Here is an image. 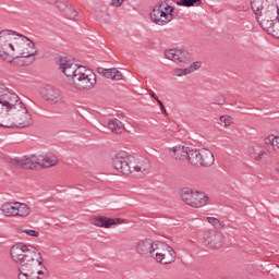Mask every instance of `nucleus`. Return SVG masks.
<instances>
[{"label": "nucleus", "instance_id": "1", "mask_svg": "<svg viewBox=\"0 0 279 279\" xmlns=\"http://www.w3.org/2000/svg\"><path fill=\"white\" fill-rule=\"evenodd\" d=\"M13 263L20 265L19 279H45L43 267V255L34 245L17 243L11 247Z\"/></svg>", "mask_w": 279, "mask_h": 279}, {"label": "nucleus", "instance_id": "2", "mask_svg": "<svg viewBox=\"0 0 279 279\" xmlns=\"http://www.w3.org/2000/svg\"><path fill=\"white\" fill-rule=\"evenodd\" d=\"M60 71L68 77V84L76 90H93L97 84V75L93 70L76 64L73 60L61 57L59 60Z\"/></svg>", "mask_w": 279, "mask_h": 279}, {"label": "nucleus", "instance_id": "3", "mask_svg": "<svg viewBox=\"0 0 279 279\" xmlns=\"http://www.w3.org/2000/svg\"><path fill=\"white\" fill-rule=\"evenodd\" d=\"M251 8L260 27L279 39V0H251Z\"/></svg>", "mask_w": 279, "mask_h": 279}, {"label": "nucleus", "instance_id": "4", "mask_svg": "<svg viewBox=\"0 0 279 279\" xmlns=\"http://www.w3.org/2000/svg\"><path fill=\"white\" fill-rule=\"evenodd\" d=\"M112 165L116 171L123 173V175H131V173H142L147 175L149 173V160L145 158H136L125 151H120L112 158Z\"/></svg>", "mask_w": 279, "mask_h": 279}, {"label": "nucleus", "instance_id": "5", "mask_svg": "<svg viewBox=\"0 0 279 279\" xmlns=\"http://www.w3.org/2000/svg\"><path fill=\"white\" fill-rule=\"evenodd\" d=\"M32 114L23 100L13 105L5 113L0 114V128H29Z\"/></svg>", "mask_w": 279, "mask_h": 279}, {"label": "nucleus", "instance_id": "6", "mask_svg": "<svg viewBox=\"0 0 279 279\" xmlns=\"http://www.w3.org/2000/svg\"><path fill=\"white\" fill-rule=\"evenodd\" d=\"M16 32L12 29L0 31V58L7 62H14L19 56L16 54Z\"/></svg>", "mask_w": 279, "mask_h": 279}, {"label": "nucleus", "instance_id": "7", "mask_svg": "<svg viewBox=\"0 0 279 279\" xmlns=\"http://www.w3.org/2000/svg\"><path fill=\"white\" fill-rule=\"evenodd\" d=\"M173 7L167 1L158 2L150 12V19L156 25H167L173 21Z\"/></svg>", "mask_w": 279, "mask_h": 279}, {"label": "nucleus", "instance_id": "8", "mask_svg": "<svg viewBox=\"0 0 279 279\" xmlns=\"http://www.w3.org/2000/svg\"><path fill=\"white\" fill-rule=\"evenodd\" d=\"M180 197L191 208H204L208 204V195L206 193L189 187L181 190Z\"/></svg>", "mask_w": 279, "mask_h": 279}, {"label": "nucleus", "instance_id": "9", "mask_svg": "<svg viewBox=\"0 0 279 279\" xmlns=\"http://www.w3.org/2000/svg\"><path fill=\"white\" fill-rule=\"evenodd\" d=\"M16 36L21 38L15 44V56L17 58H34V56H38V50H36V44L34 41L21 34H16Z\"/></svg>", "mask_w": 279, "mask_h": 279}, {"label": "nucleus", "instance_id": "10", "mask_svg": "<svg viewBox=\"0 0 279 279\" xmlns=\"http://www.w3.org/2000/svg\"><path fill=\"white\" fill-rule=\"evenodd\" d=\"M160 246H162V242L145 238L135 243V252L144 258H150L154 257L155 252L160 250Z\"/></svg>", "mask_w": 279, "mask_h": 279}, {"label": "nucleus", "instance_id": "11", "mask_svg": "<svg viewBox=\"0 0 279 279\" xmlns=\"http://www.w3.org/2000/svg\"><path fill=\"white\" fill-rule=\"evenodd\" d=\"M203 243L210 250H220L226 243V236L217 230H208L204 233Z\"/></svg>", "mask_w": 279, "mask_h": 279}, {"label": "nucleus", "instance_id": "12", "mask_svg": "<svg viewBox=\"0 0 279 279\" xmlns=\"http://www.w3.org/2000/svg\"><path fill=\"white\" fill-rule=\"evenodd\" d=\"M41 95L46 101H49L54 106H64V104H66V98H64V94H62L60 89L53 86H46L41 90Z\"/></svg>", "mask_w": 279, "mask_h": 279}, {"label": "nucleus", "instance_id": "13", "mask_svg": "<svg viewBox=\"0 0 279 279\" xmlns=\"http://www.w3.org/2000/svg\"><path fill=\"white\" fill-rule=\"evenodd\" d=\"M167 60L175 62V64H186L193 60V54L184 49H169L165 51Z\"/></svg>", "mask_w": 279, "mask_h": 279}, {"label": "nucleus", "instance_id": "14", "mask_svg": "<svg viewBox=\"0 0 279 279\" xmlns=\"http://www.w3.org/2000/svg\"><path fill=\"white\" fill-rule=\"evenodd\" d=\"M8 162L11 167H20L21 169H36V167H39L38 157L34 155L31 157H23L22 159L10 158Z\"/></svg>", "mask_w": 279, "mask_h": 279}, {"label": "nucleus", "instance_id": "15", "mask_svg": "<svg viewBox=\"0 0 279 279\" xmlns=\"http://www.w3.org/2000/svg\"><path fill=\"white\" fill-rule=\"evenodd\" d=\"M92 226H96V228H112V226H119V223H123V220L120 218H108L106 216H93L90 218Z\"/></svg>", "mask_w": 279, "mask_h": 279}, {"label": "nucleus", "instance_id": "16", "mask_svg": "<svg viewBox=\"0 0 279 279\" xmlns=\"http://www.w3.org/2000/svg\"><path fill=\"white\" fill-rule=\"evenodd\" d=\"M21 101V98L19 95L14 93H10L8 90L1 98H0V110H3V108L9 111L10 108H13V106L17 105Z\"/></svg>", "mask_w": 279, "mask_h": 279}, {"label": "nucleus", "instance_id": "17", "mask_svg": "<svg viewBox=\"0 0 279 279\" xmlns=\"http://www.w3.org/2000/svg\"><path fill=\"white\" fill-rule=\"evenodd\" d=\"M38 162L41 169H49V167H56L58 165V157L53 154L39 155Z\"/></svg>", "mask_w": 279, "mask_h": 279}, {"label": "nucleus", "instance_id": "18", "mask_svg": "<svg viewBox=\"0 0 279 279\" xmlns=\"http://www.w3.org/2000/svg\"><path fill=\"white\" fill-rule=\"evenodd\" d=\"M97 73L100 75H104V77H107V80H123V73L117 69H106V68H98Z\"/></svg>", "mask_w": 279, "mask_h": 279}, {"label": "nucleus", "instance_id": "19", "mask_svg": "<svg viewBox=\"0 0 279 279\" xmlns=\"http://www.w3.org/2000/svg\"><path fill=\"white\" fill-rule=\"evenodd\" d=\"M213 165H215V155H213V151L206 148L201 149V161L198 167H213Z\"/></svg>", "mask_w": 279, "mask_h": 279}, {"label": "nucleus", "instance_id": "20", "mask_svg": "<svg viewBox=\"0 0 279 279\" xmlns=\"http://www.w3.org/2000/svg\"><path fill=\"white\" fill-rule=\"evenodd\" d=\"M19 202H7L1 206V213L4 217H16Z\"/></svg>", "mask_w": 279, "mask_h": 279}, {"label": "nucleus", "instance_id": "21", "mask_svg": "<svg viewBox=\"0 0 279 279\" xmlns=\"http://www.w3.org/2000/svg\"><path fill=\"white\" fill-rule=\"evenodd\" d=\"M189 147L175 146L172 148L173 158L175 160H189Z\"/></svg>", "mask_w": 279, "mask_h": 279}, {"label": "nucleus", "instance_id": "22", "mask_svg": "<svg viewBox=\"0 0 279 279\" xmlns=\"http://www.w3.org/2000/svg\"><path fill=\"white\" fill-rule=\"evenodd\" d=\"M108 128L109 130H111L113 134H123V132L125 131V126L123 125V122H121V120L119 119L110 120L108 123Z\"/></svg>", "mask_w": 279, "mask_h": 279}, {"label": "nucleus", "instance_id": "23", "mask_svg": "<svg viewBox=\"0 0 279 279\" xmlns=\"http://www.w3.org/2000/svg\"><path fill=\"white\" fill-rule=\"evenodd\" d=\"M160 250H165L166 253V260L163 265H171V263H175V251L173 247L169 246L168 244L162 243Z\"/></svg>", "mask_w": 279, "mask_h": 279}, {"label": "nucleus", "instance_id": "24", "mask_svg": "<svg viewBox=\"0 0 279 279\" xmlns=\"http://www.w3.org/2000/svg\"><path fill=\"white\" fill-rule=\"evenodd\" d=\"M187 160L190 165H193L194 167H199V162L202 161V150L190 149L187 154Z\"/></svg>", "mask_w": 279, "mask_h": 279}, {"label": "nucleus", "instance_id": "25", "mask_svg": "<svg viewBox=\"0 0 279 279\" xmlns=\"http://www.w3.org/2000/svg\"><path fill=\"white\" fill-rule=\"evenodd\" d=\"M29 215H32V208L25 203L17 202L15 217H22L24 219L25 217H29Z\"/></svg>", "mask_w": 279, "mask_h": 279}, {"label": "nucleus", "instance_id": "26", "mask_svg": "<svg viewBox=\"0 0 279 279\" xmlns=\"http://www.w3.org/2000/svg\"><path fill=\"white\" fill-rule=\"evenodd\" d=\"M265 142V145H268V151H274V149H277L279 150V137L276 136V135H269L268 137H266L264 140Z\"/></svg>", "mask_w": 279, "mask_h": 279}, {"label": "nucleus", "instance_id": "27", "mask_svg": "<svg viewBox=\"0 0 279 279\" xmlns=\"http://www.w3.org/2000/svg\"><path fill=\"white\" fill-rule=\"evenodd\" d=\"M63 15H65V19H70V21H80V19H82L73 7H69Z\"/></svg>", "mask_w": 279, "mask_h": 279}, {"label": "nucleus", "instance_id": "28", "mask_svg": "<svg viewBox=\"0 0 279 279\" xmlns=\"http://www.w3.org/2000/svg\"><path fill=\"white\" fill-rule=\"evenodd\" d=\"M248 154H250L251 158L256 161L263 160V158H265V156H267V151L260 150V151L256 153V149H254V147L248 148Z\"/></svg>", "mask_w": 279, "mask_h": 279}, {"label": "nucleus", "instance_id": "29", "mask_svg": "<svg viewBox=\"0 0 279 279\" xmlns=\"http://www.w3.org/2000/svg\"><path fill=\"white\" fill-rule=\"evenodd\" d=\"M175 3L177 5H182L183 8H193L195 5H202V0H179Z\"/></svg>", "mask_w": 279, "mask_h": 279}, {"label": "nucleus", "instance_id": "30", "mask_svg": "<svg viewBox=\"0 0 279 279\" xmlns=\"http://www.w3.org/2000/svg\"><path fill=\"white\" fill-rule=\"evenodd\" d=\"M208 223H210L213 227L216 228V230H223V228H226V225H223L222 222H220L219 219L215 218V217H208L207 218Z\"/></svg>", "mask_w": 279, "mask_h": 279}, {"label": "nucleus", "instance_id": "31", "mask_svg": "<svg viewBox=\"0 0 279 279\" xmlns=\"http://www.w3.org/2000/svg\"><path fill=\"white\" fill-rule=\"evenodd\" d=\"M201 68H202V62L195 61L189 68H185V73H187V75H189V74L193 73V71H197Z\"/></svg>", "mask_w": 279, "mask_h": 279}, {"label": "nucleus", "instance_id": "32", "mask_svg": "<svg viewBox=\"0 0 279 279\" xmlns=\"http://www.w3.org/2000/svg\"><path fill=\"white\" fill-rule=\"evenodd\" d=\"M153 258H155L157 263L165 265V260H167V254L157 252L154 253Z\"/></svg>", "mask_w": 279, "mask_h": 279}, {"label": "nucleus", "instance_id": "33", "mask_svg": "<svg viewBox=\"0 0 279 279\" xmlns=\"http://www.w3.org/2000/svg\"><path fill=\"white\" fill-rule=\"evenodd\" d=\"M172 75H174V77H182V75H189V73H186V69H173L172 70Z\"/></svg>", "mask_w": 279, "mask_h": 279}, {"label": "nucleus", "instance_id": "34", "mask_svg": "<svg viewBox=\"0 0 279 279\" xmlns=\"http://www.w3.org/2000/svg\"><path fill=\"white\" fill-rule=\"evenodd\" d=\"M219 121L223 123L226 128L232 125V117L230 116H221Z\"/></svg>", "mask_w": 279, "mask_h": 279}, {"label": "nucleus", "instance_id": "35", "mask_svg": "<svg viewBox=\"0 0 279 279\" xmlns=\"http://www.w3.org/2000/svg\"><path fill=\"white\" fill-rule=\"evenodd\" d=\"M57 8L61 14H65L66 10H69V5L64 2H57Z\"/></svg>", "mask_w": 279, "mask_h": 279}, {"label": "nucleus", "instance_id": "36", "mask_svg": "<svg viewBox=\"0 0 279 279\" xmlns=\"http://www.w3.org/2000/svg\"><path fill=\"white\" fill-rule=\"evenodd\" d=\"M25 234H27L28 236H35V238H38L39 236V233L38 231L36 230H33V229H26L23 231Z\"/></svg>", "mask_w": 279, "mask_h": 279}, {"label": "nucleus", "instance_id": "37", "mask_svg": "<svg viewBox=\"0 0 279 279\" xmlns=\"http://www.w3.org/2000/svg\"><path fill=\"white\" fill-rule=\"evenodd\" d=\"M123 1L125 0H112L110 5H112V8H121V5H123Z\"/></svg>", "mask_w": 279, "mask_h": 279}, {"label": "nucleus", "instance_id": "38", "mask_svg": "<svg viewBox=\"0 0 279 279\" xmlns=\"http://www.w3.org/2000/svg\"><path fill=\"white\" fill-rule=\"evenodd\" d=\"M10 90L4 84L0 83V99Z\"/></svg>", "mask_w": 279, "mask_h": 279}, {"label": "nucleus", "instance_id": "39", "mask_svg": "<svg viewBox=\"0 0 279 279\" xmlns=\"http://www.w3.org/2000/svg\"><path fill=\"white\" fill-rule=\"evenodd\" d=\"M157 104H158V106H160V110H161L162 114H165L167 117L168 116L167 109L165 108V105H162V101L158 100Z\"/></svg>", "mask_w": 279, "mask_h": 279}, {"label": "nucleus", "instance_id": "40", "mask_svg": "<svg viewBox=\"0 0 279 279\" xmlns=\"http://www.w3.org/2000/svg\"><path fill=\"white\" fill-rule=\"evenodd\" d=\"M148 93H149L150 97H153V99H155V101H157V104H158V101H160V99L158 98V95H156V93H154V90L149 89Z\"/></svg>", "mask_w": 279, "mask_h": 279}, {"label": "nucleus", "instance_id": "41", "mask_svg": "<svg viewBox=\"0 0 279 279\" xmlns=\"http://www.w3.org/2000/svg\"><path fill=\"white\" fill-rule=\"evenodd\" d=\"M46 3H49L50 5H53V3H58V0H44Z\"/></svg>", "mask_w": 279, "mask_h": 279}, {"label": "nucleus", "instance_id": "42", "mask_svg": "<svg viewBox=\"0 0 279 279\" xmlns=\"http://www.w3.org/2000/svg\"><path fill=\"white\" fill-rule=\"evenodd\" d=\"M226 104V100L222 99L221 101L218 102V106H223Z\"/></svg>", "mask_w": 279, "mask_h": 279}, {"label": "nucleus", "instance_id": "43", "mask_svg": "<svg viewBox=\"0 0 279 279\" xmlns=\"http://www.w3.org/2000/svg\"><path fill=\"white\" fill-rule=\"evenodd\" d=\"M275 170H276V173L279 174V165H277V166L275 167Z\"/></svg>", "mask_w": 279, "mask_h": 279}]
</instances>
